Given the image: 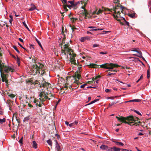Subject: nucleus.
<instances>
[{
  "label": "nucleus",
  "mask_w": 151,
  "mask_h": 151,
  "mask_svg": "<svg viewBox=\"0 0 151 151\" xmlns=\"http://www.w3.org/2000/svg\"><path fill=\"white\" fill-rule=\"evenodd\" d=\"M47 143L48 144L50 145V146H52V141L51 139H49L47 141Z\"/></svg>",
  "instance_id": "obj_26"
},
{
  "label": "nucleus",
  "mask_w": 151,
  "mask_h": 151,
  "mask_svg": "<svg viewBox=\"0 0 151 151\" xmlns=\"http://www.w3.org/2000/svg\"><path fill=\"white\" fill-rule=\"evenodd\" d=\"M23 25L25 27L29 30L28 27L26 24L25 21L23 22H22Z\"/></svg>",
  "instance_id": "obj_35"
},
{
  "label": "nucleus",
  "mask_w": 151,
  "mask_h": 151,
  "mask_svg": "<svg viewBox=\"0 0 151 151\" xmlns=\"http://www.w3.org/2000/svg\"><path fill=\"white\" fill-rule=\"evenodd\" d=\"M74 79H75V83H76V84H77V86L76 87V88H77L78 87L79 84H81V83H78V80H76L77 78H76V79L74 78Z\"/></svg>",
  "instance_id": "obj_40"
},
{
  "label": "nucleus",
  "mask_w": 151,
  "mask_h": 151,
  "mask_svg": "<svg viewBox=\"0 0 151 151\" xmlns=\"http://www.w3.org/2000/svg\"><path fill=\"white\" fill-rule=\"evenodd\" d=\"M70 19L71 20H72V22H76V21L77 20V18H70Z\"/></svg>",
  "instance_id": "obj_38"
},
{
  "label": "nucleus",
  "mask_w": 151,
  "mask_h": 151,
  "mask_svg": "<svg viewBox=\"0 0 151 151\" xmlns=\"http://www.w3.org/2000/svg\"><path fill=\"white\" fill-rule=\"evenodd\" d=\"M103 12V11L101 9H99L98 12H96V14L98 15L100 13H101Z\"/></svg>",
  "instance_id": "obj_39"
},
{
  "label": "nucleus",
  "mask_w": 151,
  "mask_h": 151,
  "mask_svg": "<svg viewBox=\"0 0 151 151\" xmlns=\"http://www.w3.org/2000/svg\"><path fill=\"white\" fill-rule=\"evenodd\" d=\"M101 77V76L99 75L97 76H96L95 78H93L92 79V81H93L94 80H96L97 78Z\"/></svg>",
  "instance_id": "obj_27"
},
{
  "label": "nucleus",
  "mask_w": 151,
  "mask_h": 151,
  "mask_svg": "<svg viewBox=\"0 0 151 151\" xmlns=\"http://www.w3.org/2000/svg\"><path fill=\"white\" fill-rule=\"evenodd\" d=\"M95 27H94L90 26L88 27L89 28H91L92 29L89 30L90 31H97L99 30H101L102 29H94Z\"/></svg>",
  "instance_id": "obj_16"
},
{
  "label": "nucleus",
  "mask_w": 151,
  "mask_h": 151,
  "mask_svg": "<svg viewBox=\"0 0 151 151\" xmlns=\"http://www.w3.org/2000/svg\"><path fill=\"white\" fill-rule=\"evenodd\" d=\"M61 52L62 54H63L65 55H66V53L65 52V50L62 49L61 50Z\"/></svg>",
  "instance_id": "obj_42"
},
{
  "label": "nucleus",
  "mask_w": 151,
  "mask_h": 151,
  "mask_svg": "<svg viewBox=\"0 0 151 151\" xmlns=\"http://www.w3.org/2000/svg\"><path fill=\"white\" fill-rule=\"evenodd\" d=\"M70 61L72 64H73L75 65H76V60L74 58H72V57H70Z\"/></svg>",
  "instance_id": "obj_14"
},
{
  "label": "nucleus",
  "mask_w": 151,
  "mask_h": 151,
  "mask_svg": "<svg viewBox=\"0 0 151 151\" xmlns=\"http://www.w3.org/2000/svg\"><path fill=\"white\" fill-rule=\"evenodd\" d=\"M29 82H31L32 84H34V85H35L36 84H38L40 85H41L39 82L37 80H36L34 82H32L31 81H29Z\"/></svg>",
  "instance_id": "obj_21"
},
{
  "label": "nucleus",
  "mask_w": 151,
  "mask_h": 151,
  "mask_svg": "<svg viewBox=\"0 0 151 151\" xmlns=\"http://www.w3.org/2000/svg\"><path fill=\"white\" fill-rule=\"evenodd\" d=\"M68 84L67 85H65V86H64L62 89H63V90H66L68 88Z\"/></svg>",
  "instance_id": "obj_41"
},
{
  "label": "nucleus",
  "mask_w": 151,
  "mask_h": 151,
  "mask_svg": "<svg viewBox=\"0 0 151 151\" xmlns=\"http://www.w3.org/2000/svg\"><path fill=\"white\" fill-rule=\"evenodd\" d=\"M134 60H133V61H138L140 62H141V61L140 60H139V59L138 58H134Z\"/></svg>",
  "instance_id": "obj_49"
},
{
  "label": "nucleus",
  "mask_w": 151,
  "mask_h": 151,
  "mask_svg": "<svg viewBox=\"0 0 151 151\" xmlns=\"http://www.w3.org/2000/svg\"><path fill=\"white\" fill-rule=\"evenodd\" d=\"M39 99L41 101L42 103L43 104L46 99H48L49 100H50V98L47 97L45 96V91H41L39 94Z\"/></svg>",
  "instance_id": "obj_7"
},
{
  "label": "nucleus",
  "mask_w": 151,
  "mask_h": 151,
  "mask_svg": "<svg viewBox=\"0 0 151 151\" xmlns=\"http://www.w3.org/2000/svg\"><path fill=\"white\" fill-rule=\"evenodd\" d=\"M68 2L70 3L71 4V7H75L76 5L77 4H75L74 3V1H68Z\"/></svg>",
  "instance_id": "obj_18"
},
{
  "label": "nucleus",
  "mask_w": 151,
  "mask_h": 151,
  "mask_svg": "<svg viewBox=\"0 0 151 151\" xmlns=\"http://www.w3.org/2000/svg\"><path fill=\"white\" fill-rule=\"evenodd\" d=\"M70 27H71V29L73 32L74 30L75 29H76V28L74 27V26H73V27H72L71 25H70Z\"/></svg>",
  "instance_id": "obj_44"
},
{
  "label": "nucleus",
  "mask_w": 151,
  "mask_h": 151,
  "mask_svg": "<svg viewBox=\"0 0 151 151\" xmlns=\"http://www.w3.org/2000/svg\"><path fill=\"white\" fill-rule=\"evenodd\" d=\"M49 84V83H48L47 82L45 81L44 82L42 83V84L40 86V88H41L42 87H45L47 86H48Z\"/></svg>",
  "instance_id": "obj_11"
},
{
  "label": "nucleus",
  "mask_w": 151,
  "mask_h": 151,
  "mask_svg": "<svg viewBox=\"0 0 151 151\" xmlns=\"http://www.w3.org/2000/svg\"><path fill=\"white\" fill-rule=\"evenodd\" d=\"M134 112H135L136 113H137V114H139V115H142L139 112L135 110H134Z\"/></svg>",
  "instance_id": "obj_48"
},
{
  "label": "nucleus",
  "mask_w": 151,
  "mask_h": 151,
  "mask_svg": "<svg viewBox=\"0 0 151 151\" xmlns=\"http://www.w3.org/2000/svg\"><path fill=\"white\" fill-rule=\"evenodd\" d=\"M148 6L150 7V12H151V1H149Z\"/></svg>",
  "instance_id": "obj_36"
},
{
  "label": "nucleus",
  "mask_w": 151,
  "mask_h": 151,
  "mask_svg": "<svg viewBox=\"0 0 151 151\" xmlns=\"http://www.w3.org/2000/svg\"><path fill=\"white\" fill-rule=\"evenodd\" d=\"M117 102H113L111 104H109V106H112L113 105L116 104Z\"/></svg>",
  "instance_id": "obj_45"
},
{
  "label": "nucleus",
  "mask_w": 151,
  "mask_h": 151,
  "mask_svg": "<svg viewBox=\"0 0 151 151\" xmlns=\"http://www.w3.org/2000/svg\"><path fill=\"white\" fill-rule=\"evenodd\" d=\"M86 37H82L81 38V41L82 42H83L86 40Z\"/></svg>",
  "instance_id": "obj_46"
},
{
  "label": "nucleus",
  "mask_w": 151,
  "mask_h": 151,
  "mask_svg": "<svg viewBox=\"0 0 151 151\" xmlns=\"http://www.w3.org/2000/svg\"><path fill=\"white\" fill-rule=\"evenodd\" d=\"M76 56V54L74 53H72V58H75V57Z\"/></svg>",
  "instance_id": "obj_57"
},
{
  "label": "nucleus",
  "mask_w": 151,
  "mask_h": 151,
  "mask_svg": "<svg viewBox=\"0 0 151 151\" xmlns=\"http://www.w3.org/2000/svg\"><path fill=\"white\" fill-rule=\"evenodd\" d=\"M111 150V151H112V150L114 151H120L121 149L116 147H113L110 148V150Z\"/></svg>",
  "instance_id": "obj_15"
},
{
  "label": "nucleus",
  "mask_w": 151,
  "mask_h": 151,
  "mask_svg": "<svg viewBox=\"0 0 151 151\" xmlns=\"http://www.w3.org/2000/svg\"><path fill=\"white\" fill-rule=\"evenodd\" d=\"M147 77L148 79H149L150 77V68L147 70Z\"/></svg>",
  "instance_id": "obj_23"
},
{
  "label": "nucleus",
  "mask_w": 151,
  "mask_h": 151,
  "mask_svg": "<svg viewBox=\"0 0 151 151\" xmlns=\"http://www.w3.org/2000/svg\"><path fill=\"white\" fill-rule=\"evenodd\" d=\"M99 46V45L97 44H95L93 45V47L94 48Z\"/></svg>",
  "instance_id": "obj_54"
},
{
  "label": "nucleus",
  "mask_w": 151,
  "mask_h": 151,
  "mask_svg": "<svg viewBox=\"0 0 151 151\" xmlns=\"http://www.w3.org/2000/svg\"><path fill=\"white\" fill-rule=\"evenodd\" d=\"M56 146H55V148L56 149V150H57V151H60V146L59 145L58 143V142L56 141Z\"/></svg>",
  "instance_id": "obj_17"
},
{
  "label": "nucleus",
  "mask_w": 151,
  "mask_h": 151,
  "mask_svg": "<svg viewBox=\"0 0 151 151\" xmlns=\"http://www.w3.org/2000/svg\"><path fill=\"white\" fill-rule=\"evenodd\" d=\"M64 50H65V52L66 51L67 52H69L70 51V48L69 47H64Z\"/></svg>",
  "instance_id": "obj_24"
},
{
  "label": "nucleus",
  "mask_w": 151,
  "mask_h": 151,
  "mask_svg": "<svg viewBox=\"0 0 151 151\" xmlns=\"http://www.w3.org/2000/svg\"><path fill=\"white\" fill-rule=\"evenodd\" d=\"M134 102H140L141 100L140 99H134Z\"/></svg>",
  "instance_id": "obj_56"
},
{
  "label": "nucleus",
  "mask_w": 151,
  "mask_h": 151,
  "mask_svg": "<svg viewBox=\"0 0 151 151\" xmlns=\"http://www.w3.org/2000/svg\"><path fill=\"white\" fill-rule=\"evenodd\" d=\"M114 73H110V72H109L108 73V74L107 75V76H111L112 75H114Z\"/></svg>",
  "instance_id": "obj_53"
},
{
  "label": "nucleus",
  "mask_w": 151,
  "mask_h": 151,
  "mask_svg": "<svg viewBox=\"0 0 151 151\" xmlns=\"http://www.w3.org/2000/svg\"><path fill=\"white\" fill-rule=\"evenodd\" d=\"M13 48L18 52V53H20L19 51L18 50L17 47L16 46L13 45Z\"/></svg>",
  "instance_id": "obj_33"
},
{
  "label": "nucleus",
  "mask_w": 151,
  "mask_h": 151,
  "mask_svg": "<svg viewBox=\"0 0 151 151\" xmlns=\"http://www.w3.org/2000/svg\"><path fill=\"white\" fill-rule=\"evenodd\" d=\"M74 125V123H73L71 124H69V126L70 127H73Z\"/></svg>",
  "instance_id": "obj_59"
},
{
  "label": "nucleus",
  "mask_w": 151,
  "mask_h": 151,
  "mask_svg": "<svg viewBox=\"0 0 151 151\" xmlns=\"http://www.w3.org/2000/svg\"><path fill=\"white\" fill-rule=\"evenodd\" d=\"M115 142V144L116 145H118V146H123L124 145V144L121 142Z\"/></svg>",
  "instance_id": "obj_22"
},
{
  "label": "nucleus",
  "mask_w": 151,
  "mask_h": 151,
  "mask_svg": "<svg viewBox=\"0 0 151 151\" xmlns=\"http://www.w3.org/2000/svg\"><path fill=\"white\" fill-rule=\"evenodd\" d=\"M15 114H13V117H12V122H13V119H14V118H15V119H16V121H17V123H18V124H20V121L19 119V118H17V114H16L15 115Z\"/></svg>",
  "instance_id": "obj_10"
},
{
  "label": "nucleus",
  "mask_w": 151,
  "mask_h": 151,
  "mask_svg": "<svg viewBox=\"0 0 151 151\" xmlns=\"http://www.w3.org/2000/svg\"><path fill=\"white\" fill-rule=\"evenodd\" d=\"M125 22L127 26H129V23L128 22H127L126 20H125V21L124 22Z\"/></svg>",
  "instance_id": "obj_61"
},
{
  "label": "nucleus",
  "mask_w": 151,
  "mask_h": 151,
  "mask_svg": "<svg viewBox=\"0 0 151 151\" xmlns=\"http://www.w3.org/2000/svg\"><path fill=\"white\" fill-rule=\"evenodd\" d=\"M7 69H5L4 70V72L1 73V77L2 78V81L3 82H5L6 85L7 87L9 85V81L7 79L8 77L10 75V71H11L7 70Z\"/></svg>",
  "instance_id": "obj_3"
},
{
  "label": "nucleus",
  "mask_w": 151,
  "mask_h": 151,
  "mask_svg": "<svg viewBox=\"0 0 151 151\" xmlns=\"http://www.w3.org/2000/svg\"><path fill=\"white\" fill-rule=\"evenodd\" d=\"M29 118L28 117H26L24 119L23 121L25 122L28 121L29 120Z\"/></svg>",
  "instance_id": "obj_43"
},
{
  "label": "nucleus",
  "mask_w": 151,
  "mask_h": 151,
  "mask_svg": "<svg viewBox=\"0 0 151 151\" xmlns=\"http://www.w3.org/2000/svg\"><path fill=\"white\" fill-rule=\"evenodd\" d=\"M100 148L103 150H110V148H108L107 146L104 145H102L100 147Z\"/></svg>",
  "instance_id": "obj_13"
},
{
  "label": "nucleus",
  "mask_w": 151,
  "mask_h": 151,
  "mask_svg": "<svg viewBox=\"0 0 151 151\" xmlns=\"http://www.w3.org/2000/svg\"><path fill=\"white\" fill-rule=\"evenodd\" d=\"M8 96L10 97L12 99L15 97V95L13 94H9V93L7 94Z\"/></svg>",
  "instance_id": "obj_25"
},
{
  "label": "nucleus",
  "mask_w": 151,
  "mask_h": 151,
  "mask_svg": "<svg viewBox=\"0 0 151 151\" xmlns=\"http://www.w3.org/2000/svg\"><path fill=\"white\" fill-rule=\"evenodd\" d=\"M116 118L118 120L122 123L131 125V124L134 123V122L138 121L139 118L137 117H134L132 115H130L126 117L121 116L120 117L116 116Z\"/></svg>",
  "instance_id": "obj_1"
},
{
  "label": "nucleus",
  "mask_w": 151,
  "mask_h": 151,
  "mask_svg": "<svg viewBox=\"0 0 151 151\" xmlns=\"http://www.w3.org/2000/svg\"><path fill=\"white\" fill-rule=\"evenodd\" d=\"M82 13L84 15H88L89 14L88 12H87V10L86 11H84Z\"/></svg>",
  "instance_id": "obj_37"
},
{
  "label": "nucleus",
  "mask_w": 151,
  "mask_h": 151,
  "mask_svg": "<svg viewBox=\"0 0 151 151\" xmlns=\"http://www.w3.org/2000/svg\"><path fill=\"white\" fill-rule=\"evenodd\" d=\"M86 85V84H84L83 85H81V86L80 87L82 88H83L85 87V86Z\"/></svg>",
  "instance_id": "obj_60"
},
{
  "label": "nucleus",
  "mask_w": 151,
  "mask_h": 151,
  "mask_svg": "<svg viewBox=\"0 0 151 151\" xmlns=\"http://www.w3.org/2000/svg\"><path fill=\"white\" fill-rule=\"evenodd\" d=\"M30 48H33V49H34V45H30Z\"/></svg>",
  "instance_id": "obj_64"
},
{
  "label": "nucleus",
  "mask_w": 151,
  "mask_h": 151,
  "mask_svg": "<svg viewBox=\"0 0 151 151\" xmlns=\"http://www.w3.org/2000/svg\"><path fill=\"white\" fill-rule=\"evenodd\" d=\"M92 68H99V65L91 63L89 65H87Z\"/></svg>",
  "instance_id": "obj_12"
},
{
  "label": "nucleus",
  "mask_w": 151,
  "mask_h": 151,
  "mask_svg": "<svg viewBox=\"0 0 151 151\" xmlns=\"http://www.w3.org/2000/svg\"><path fill=\"white\" fill-rule=\"evenodd\" d=\"M5 69H7V70L11 71L13 72L14 71V69L12 68L11 67L5 65L3 63H1V61L0 60V72L1 73H2L4 72V70Z\"/></svg>",
  "instance_id": "obj_5"
},
{
  "label": "nucleus",
  "mask_w": 151,
  "mask_h": 151,
  "mask_svg": "<svg viewBox=\"0 0 151 151\" xmlns=\"http://www.w3.org/2000/svg\"><path fill=\"white\" fill-rule=\"evenodd\" d=\"M5 121L6 119L4 118L2 119H0V123L1 124L3 123L4 122H5Z\"/></svg>",
  "instance_id": "obj_32"
},
{
  "label": "nucleus",
  "mask_w": 151,
  "mask_h": 151,
  "mask_svg": "<svg viewBox=\"0 0 151 151\" xmlns=\"http://www.w3.org/2000/svg\"><path fill=\"white\" fill-rule=\"evenodd\" d=\"M36 8L35 6H33L31 7L28 10L29 11H33Z\"/></svg>",
  "instance_id": "obj_34"
},
{
  "label": "nucleus",
  "mask_w": 151,
  "mask_h": 151,
  "mask_svg": "<svg viewBox=\"0 0 151 151\" xmlns=\"http://www.w3.org/2000/svg\"><path fill=\"white\" fill-rule=\"evenodd\" d=\"M121 151H132L131 150L129 151V150L125 149H121Z\"/></svg>",
  "instance_id": "obj_58"
},
{
  "label": "nucleus",
  "mask_w": 151,
  "mask_h": 151,
  "mask_svg": "<svg viewBox=\"0 0 151 151\" xmlns=\"http://www.w3.org/2000/svg\"><path fill=\"white\" fill-rule=\"evenodd\" d=\"M36 41L37 42L39 46L41 45L40 42L36 38L35 39Z\"/></svg>",
  "instance_id": "obj_50"
},
{
  "label": "nucleus",
  "mask_w": 151,
  "mask_h": 151,
  "mask_svg": "<svg viewBox=\"0 0 151 151\" xmlns=\"http://www.w3.org/2000/svg\"><path fill=\"white\" fill-rule=\"evenodd\" d=\"M45 96H46L47 97H48V98H49V96H49V93H48V92H47V93H46L45 92Z\"/></svg>",
  "instance_id": "obj_63"
},
{
  "label": "nucleus",
  "mask_w": 151,
  "mask_h": 151,
  "mask_svg": "<svg viewBox=\"0 0 151 151\" xmlns=\"http://www.w3.org/2000/svg\"><path fill=\"white\" fill-rule=\"evenodd\" d=\"M42 103L41 101L40 100V101L39 102V104H38V103L37 102L36 104V106H38L39 107H41L42 106Z\"/></svg>",
  "instance_id": "obj_29"
},
{
  "label": "nucleus",
  "mask_w": 151,
  "mask_h": 151,
  "mask_svg": "<svg viewBox=\"0 0 151 151\" xmlns=\"http://www.w3.org/2000/svg\"><path fill=\"white\" fill-rule=\"evenodd\" d=\"M81 68V66H78V70L76 71L73 76L67 77L66 80H67L69 78H70L71 77H73V78L76 79L77 78L78 80L80 79L81 76L79 74L80 73V70Z\"/></svg>",
  "instance_id": "obj_6"
},
{
  "label": "nucleus",
  "mask_w": 151,
  "mask_h": 151,
  "mask_svg": "<svg viewBox=\"0 0 151 151\" xmlns=\"http://www.w3.org/2000/svg\"><path fill=\"white\" fill-rule=\"evenodd\" d=\"M128 16L131 18H134L135 17V14H128Z\"/></svg>",
  "instance_id": "obj_30"
},
{
  "label": "nucleus",
  "mask_w": 151,
  "mask_h": 151,
  "mask_svg": "<svg viewBox=\"0 0 151 151\" xmlns=\"http://www.w3.org/2000/svg\"><path fill=\"white\" fill-rule=\"evenodd\" d=\"M65 38H63L62 40V43L63 44H64L65 43Z\"/></svg>",
  "instance_id": "obj_52"
},
{
  "label": "nucleus",
  "mask_w": 151,
  "mask_h": 151,
  "mask_svg": "<svg viewBox=\"0 0 151 151\" xmlns=\"http://www.w3.org/2000/svg\"><path fill=\"white\" fill-rule=\"evenodd\" d=\"M7 103L8 104V106L9 107V109L10 110H11V106L12 105V102L10 100H8L7 101Z\"/></svg>",
  "instance_id": "obj_19"
},
{
  "label": "nucleus",
  "mask_w": 151,
  "mask_h": 151,
  "mask_svg": "<svg viewBox=\"0 0 151 151\" xmlns=\"http://www.w3.org/2000/svg\"><path fill=\"white\" fill-rule=\"evenodd\" d=\"M33 143V147L35 149L37 148V144L35 141H33L32 142Z\"/></svg>",
  "instance_id": "obj_20"
},
{
  "label": "nucleus",
  "mask_w": 151,
  "mask_h": 151,
  "mask_svg": "<svg viewBox=\"0 0 151 151\" xmlns=\"http://www.w3.org/2000/svg\"><path fill=\"white\" fill-rule=\"evenodd\" d=\"M121 6V5L119 3V2L118 3V4L117 5H115L114 7H116L117 8V9L116 10H117L119 9V8L120 7V6Z\"/></svg>",
  "instance_id": "obj_28"
},
{
  "label": "nucleus",
  "mask_w": 151,
  "mask_h": 151,
  "mask_svg": "<svg viewBox=\"0 0 151 151\" xmlns=\"http://www.w3.org/2000/svg\"><path fill=\"white\" fill-rule=\"evenodd\" d=\"M105 91L106 92L108 93L110 91V90L109 89H106L105 90Z\"/></svg>",
  "instance_id": "obj_62"
},
{
  "label": "nucleus",
  "mask_w": 151,
  "mask_h": 151,
  "mask_svg": "<svg viewBox=\"0 0 151 151\" xmlns=\"http://www.w3.org/2000/svg\"><path fill=\"white\" fill-rule=\"evenodd\" d=\"M100 66L99 68H102L108 69H113L114 68H117L119 66L118 65L112 63H106Z\"/></svg>",
  "instance_id": "obj_4"
},
{
  "label": "nucleus",
  "mask_w": 151,
  "mask_h": 151,
  "mask_svg": "<svg viewBox=\"0 0 151 151\" xmlns=\"http://www.w3.org/2000/svg\"><path fill=\"white\" fill-rule=\"evenodd\" d=\"M86 3H85L84 4V6H82L81 7V8L84 9V11H86V9H85V5H86Z\"/></svg>",
  "instance_id": "obj_51"
},
{
  "label": "nucleus",
  "mask_w": 151,
  "mask_h": 151,
  "mask_svg": "<svg viewBox=\"0 0 151 151\" xmlns=\"http://www.w3.org/2000/svg\"><path fill=\"white\" fill-rule=\"evenodd\" d=\"M125 8H126L122 6V5L120 7V10H123L124 9H125Z\"/></svg>",
  "instance_id": "obj_55"
},
{
  "label": "nucleus",
  "mask_w": 151,
  "mask_h": 151,
  "mask_svg": "<svg viewBox=\"0 0 151 151\" xmlns=\"http://www.w3.org/2000/svg\"><path fill=\"white\" fill-rule=\"evenodd\" d=\"M67 7H68L69 8H70V7H71V6L69 5H64L63 6V7L64 9H67Z\"/></svg>",
  "instance_id": "obj_31"
},
{
  "label": "nucleus",
  "mask_w": 151,
  "mask_h": 151,
  "mask_svg": "<svg viewBox=\"0 0 151 151\" xmlns=\"http://www.w3.org/2000/svg\"><path fill=\"white\" fill-rule=\"evenodd\" d=\"M44 65L41 63H38V65L36 64L32 65V68L33 71V73H34L35 71V74H41L42 75L45 73V71L43 70Z\"/></svg>",
  "instance_id": "obj_2"
},
{
  "label": "nucleus",
  "mask_w": 151,
  "mask_h": 151,
  "mask_svg": "<svg viewBox=\"0 0 151 151\" xmlns=\"http://www.w3.org/2000/svg\"><path fill=\"white\" fill-rule=\"evenodd\" d=\"M102 8L105 11H109L111 12H112V11H114V13L115 14H116L117 13V12L116 11V10L117 9V8L116 7H114L113 6L112 8H111V9H109L108 8H105L104 7H102Z\"/></svg>",
  "instance_id": "obj_8"
},
{
  "label": "nucleus",
  "mask_w": 151,
  "mask_h": 151,
  "mask_svg": "<svg viewBox=\"0 0 151 151\" xmlns=\"http://www.w3.org/2000/svg\"><path fill=\"white\" fill-rule=\"evenodd\" d=\"M23 137H22L20 140H19V142L21 144H23Z\"/></svg>",
  "instance_id": "obj_47"
},
{
  "label": "nucleus",
  "mask_w": 151,
  "mask_h": 151,
  "mask_svg": "<svg viewBox=\"0 0 151 151\" xmlns=\"http://www.w3.org/2000/svg\"><path fill=\"white\" fill-rule=\"evenodd\" d=\"M116 14V15L113 14H112V16H113L114 19H116V20L118 21H120V20L118 19H117V18H119V17H121L120 14L121 13L120 12V11H118L117 12V13L116 14Z\"/></svg>",
  "instance_id": "obj_9"
}]
</instances>
